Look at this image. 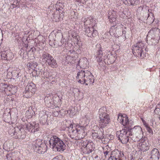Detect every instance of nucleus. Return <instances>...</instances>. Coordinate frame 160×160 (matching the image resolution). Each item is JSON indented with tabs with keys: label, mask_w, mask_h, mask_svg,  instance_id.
Masks as SVG:
<instances>
[{
	"label": "nucleus",
	"mask_w": 160,
	"mask_h": 160,
	"mask_svg": "<svg viewBox=\"0 0 160 160\" xmlns=\"http://www.w3.org/2000/svg\"><path fill=\"white\" fill-rule=\"evenodd\" d=\"M76 78L78 82L81 84L88 85L92 84L94 82L93 76L88 70H81L77 74Z\"/></svg>",
	"instance_id": "1"
},
{
	"label": "nucleus",
	"mask_w": 160,
	"mask_h": 160,
	"mask_svg": "<svg viewBox=\"0 0 160 160\" xmlns=\"http://www.w3.org/2000/svg\"><path fill=\"white\" fill-rule=\"evenodd\" d=\"M49 143L50 147L54 151L62 152L66 149L65 143L56 136H52L49 140Z\"/></svg>",
	"instance_id": "2"
},
{
	"label": "nucleus",
	"mask_w": 160,
	"mask_h": 160,
	"mask_svg": "<svg viewBox=\"0 0 160 160\" xmlns=\"http://www.w3.org/2000/svg\"><path fill=\"white\" fill-rule=\"evenodd\" d=\"M89 121L87 116L82 118L79 124L76 125V129L78 130V139L84 138L87 134L86 127Z\"/></svg>",
	"instance_id": "3"
},
{
	"label": "nucleus",
	"mask_w": 160,
	"mask_h": 160,
	"mask_svg": "<svg viewBox=\"0 0 160 160\" xmlns=\"http://www.w3.org/2000/svg\"><path fill=\"white\" fill-rule=\"evenodd\" d=\"M146 47L142 42H137L134 44L132 48L133 55L139 58H143L146 54Z\"/></svg>",
	"instance_id": "4"
},
{
	"label": "nucleus",
	"mask_w": 160,
	"mask_h": 160,
	"mask_svg": "<svg viewBox=\"0 0 160 160\" xmlns=\"http://www.w3.org/2000/svg\"><path fill=\"white\" fill-rule=\"evenodd\" d=\"M99 125L101 128L106 126L110 122V118L109 115L107 113L106 108L102 107L99 110Z\"/></svg>",
	"instance_id": "5"
},
{
	"label": "nucleus",
	"mask_w": 160,
	"mask_h": 160,
	"mask_svg": "<svg viewBox=\"0 0 160 160\" xmlns=\"http://www.w3.org/2000/svg\"><path fill=\"white\" fill-rule=\"evenodd\" d=\"M40 59L42 62L49 65L52 68H56L58 67L56 61L53 57L49 54L46 52H43L42 56L40 58Z\"/></svg>",
	"instance_id": "6"
},
{
	"label": "nucleus",
	"mask_w": 160,
	"mask_h": 160,
	"mask_svg": "<svg viewBox=\"0 0 160 160\" xmlns=\"http://www.w3.org/2000/svg\"><path fill=\"white\" fill-rule=\"evenodd\" d=\"M117 132L118 134L120 133L118 136L119 139L123 144H126L130 142L132 136V134L130 131L126 129H122Z\"/></svg>",
	"instance_id": "7"
},
{
	"label": "nucleus",
	"mask_w": 160,
	"mask_h": 160,
	"mask_svg": "<svg viewBox=\"0 0 160 160\" xmlns=\"http://www.w3.org/2000/svg\"><path fill=\"white\" fill-rule=\"evenodd\" d=\"M94 144L92 141L86 140L83 142L81 149L84 153L89 154L94 150Z\"/></svg>",
	"instance_id": "8"
},
{
	"label": "nucleus",
	"mask_w": 160,
	"mask_h": 160,
	"mask_svg": "<svg viewBox=\"0 0 160 160\" xmlns=\"http://www.w3.org/2000/svg\"><path fill=\"white\" fill-rule=\"evenodd\" d=\"M142 11L145 12L143 15L144 19H146L147 23L150 24L152 23L154 20L153 15L152 12V10L150 9L149 7L145 6L142 8Z\"/></svg>",
	"instance_id": "9"
},
{
	"label": "nucleus",
	"mask_w": 160,
	"mask_h": 160,
	"mask_svg": "<svg viewBox=\"0 0 160 160\" xmlns=\"http://www.w3.org/2000/svg\"><path fill=\"white\" fill-rule=\"evenodd\" d=\"M22 128V125H20L15 128L12 127L8 130V133L11 136H13L15 138H18L22 136L21 133L23 131Z\"/></svg>",
	"instance_id": "10"
},
{
	"label": "nucleus",
	"mask_w": 160,
	"mask_h": 160,
	"mask_svg": "<svg viewBox=\"0 0 160 160\" xmlns=\"http://www.w3.org/2000/svg\"><path fill=\"white\" fill-rule=\"evenodd\" d=\"M118 121L123 126H127L128 127H131L133 124L132 120H129L128 117L125 114H120L118 115Z\"/></svg>",
	"instance_id": "11"
},
{
	"label": "nucleus",
	"mask_w": 160,
	"mask_h": 160,
	"mask_svg": "<svg viewBox=\"0 0 160 160\" xmlns=\"http://www.w3.org/2000/svg\"><path fill=\"white\" fill-rule=\"evenodd\" d=\"M23 130L24 128H25V130H27L28 131L32 133H34L36 132H37L39 130V126L38 123H37L35 122H32L31 123H28L26 124L25 125H23Z\"/></svg>",
	"instance_id": "12"
},
{
	"label": "nucleus",
	"mask_w": 160,
	"mask_h": 160,
	"mask_svg": "<svg viewBox=\"0 0 160 160\" xmlns=\"http://www.w3.org/2000/svg\"><path fill=\"white\" fill-rule=\"evenodd\" d=\"M38 143L37 145L34 144L35 146V150H37L38 153L40 154H44L47 150V146L45 144L42 143V141L38 139L36 141V143Z\"/></svg>",
	"instance_id": "13"
},
{
	"label": "nucleus",
	"mask_w": 160,
	"mask_h": 160,
	"mask_svg": "<svg viewBox=\"0 0 160 160\" xmlns=\"http://www.w3.org/2000/svg\"><path fill=\"white\" fill-rule=\"evenodd\" d=\"M36 90L35 85L33 83L28 84L25 88L24 96L26 97H29L35 93Z\"/></svg>",
	"instance_id": "14"
},
{
	"label": "nucleus",
	"mask_w": 160,
	"mask_h": 160,
	"mask_svg": "<svg viewBox=\"0 0 160 160\" xmlns=\"http://www.w3.org/2000/svg\"><path fill=\"white\" fill-rule=\"evenodd\" d=\"M148 156L150 160H158L160 157V153L157 148H154L148 152Z\"/></svg>",
	"instance_id": "15"
},
{
	"label": "nucleus",
	"mask_w": 160,
	"mask_h": 160,
	"mask_svg": "<svg viewBox=\"0 0 160 160\" xmlns=\"http://www.w3.org/2000/svg\"><path fill=\"white\" fill-rule=\"evenodd\" d=\"M138 147L140 150L144 152L149 149L150 146L148 142L145 140L143 138L140 140Z\"/></svg>",
	"instance_id": "16"
},
{
	"label": "nucleus",
	"mask_w": 160,
	"mask_h": 160,
	"mask_svg": "<svg viewBox=\"0 0 160 160\" xmlns=\"http://www.w3.org/2000/svg\"><path fill=\"white\" fill-rule=\"evenodd\" d=\"M108 18L109 22L112 24L116 25L117 23V16L115 11L112 10H109L108 14Z\"/></svg>",
	"instance_id": "17"
},
{
	"label": "nucleus",
	"mask_w": 160,
	"mask_h": 160,
	"mask_svg": "<svg viewBox=\"0 0 160 160\" xmlns=\"http://www.w3.org/2000/svg\"><path fill=\"white\" fill-rule=\"evenodd\" d=\"M84 31L86 34L91 38L95 37L98 35V31L95 29L94 27H86L84 28Z\"/></svg>",
	"instance_id": "18"
},
{
	"label": "nucleus",
	"mask_w": 160,
	"mask_h": 160,
	"mask_svg": "<svg viewBox=\"0 0 160 160\" xmlns=\"http://www.w3.org/2000/svg\"><path fill=\"white\" fill-rule=\"evenodd\" d=\"M160 30L157 28H155L151 29L148 32V35H147V39L148 40H150V38L152 37V38H154L155 37L158 38L160 37Z\"/></svg>",
	"instance_id": "19"
},
{
	"label": "nucleus",
	"mask_w": 160,
	"mask_h": 160,
	"mask_svg": "<svg viewBox=\"0 0 160 160\" xmlns=\"http://www.w3.org/2000/svg\"><path fill=\"white\" fill-rule=\"evenodd\" d=\"M84 23L85 28L88 27H95L96 24L95 21L92 17L85 18L84 20Z\"/></svg>",
	"instance_id": "20"
},
{
	"label": "nucleus",
	"mask_w": 160,
	"mask_h": 160,
	"mask_svg": "<svg viewBox=\"0 0 160 160\" xmlns=\"http://www.w3.org/2000/svg\"><path fill=\"white\" fill-rule=\"evenodd\" d=\"M60 10L61 11L59 10H57L56 12L53 14L52 18L53 21L57 22L58 20H61L63 18L64 14L62 10L60 9Z\"/></svg>",
	"instance_id": "21"
},
{
	"label": "nucleus",
	"mask_w": 160,
	"mask_h": 160,
	"mask_svg": "<svg viewBox=\"0 0 160 160\" xmlns=\"http://www.w3.org/2000/svg\"><path fill=\"white\" fill-rule=\"evenodd\" d=\"M76 125H75L74 127L72 124H70L68 127L69 132L71 135L72 136V138H74V137H77L78 138V130L76 129Z\"/></svg>",
	"instance_id": "22"
},
{
	"label": "nucleus",
	"mask_w": 160,
	"mask_h": 160,
	"mask_svg": "<svg viewBox=\"0 0 160 160\" xmlns=\"http://www.w3.org/2000/svg\"><path fill=\"white\" fill-rule=\"evenodd\" d=\"M42 79L44 82H50L51 81L52 77L49 75V73L46 70H45L41 73Z\"/></svg>",
	"instance_id": "23"
},
{
	"label": "nucleus",
	"mask_w": 160,
	"mask_h": 160,
	"mask_svg": "<svg viewBox=\"0 0 160 160\" xmlns=\"http://www.w3.org/2000/svg\"><path fill=\"white\" fill-rule=\"evenodd\" d=\"M128 130L132 134V136L134 134L137 135L138 134H140L142 133V128L139 126H135L132 128L128 129Z\"/></svg>",
	"instance_id": "24"
},
{
	"label": "nucleus",
	"mask_w": 160,
	"mask_h": 160,
	"mask_svg": "<svg viewBox=\"0 0 160 160\" xmlns=\"http://www.w3.org/2000/svg\"><path fill=\"white\" fill-rule=\"evenodd\" d=\"M77 65L82 68H86L89 66V62L86 58H83L80 59Z\"/></svg>",
	"instance_id": "25"
},
{
	"label": "nucleus",
	"mask_w": 160,
	"mask_h": 160,
	"mask_svg": "<svg viewBox=\"0 0 160 160\" xmlns=\"http://www.w3.org/2000/svg\"><path fill=\"white\" fill-rule=\"evenodd\" d=\"M113 156L111 157L112 160H122L121 158L124 156L122 152L120 151H116L113 152Z\"/></svg>",
	"instance_id": "26"
},
{
	"label": "nucleus",
	"mask_w": 160,
	"mask_h": 160,
	"mask_svg": "<svg viewBox=\"0 0 160 160\" xmlns=\"http://www.w3.org/2000/svg\"><path fill=\"white\" fill-rule=\"evenodd\" d=\"M100 131H99L98 132H94L92 134V136L93 138L95 139L96 138H98L100 139H102L104 137L103 135V130L102 128V130L100 129Z\"/></svg>",
	"instance_id": "27"
},
{
	"label": "nucleus",
	"mask_w": 160,
	"mask_h": 160,
	"mask_svg": "<svg viewBox=\"0 0 160 160\" xmlns=\"http://www.w3.org/2000/svg\"><path fill=\"white\" fill-rule=\"evenodd\" d=\"M107 55H105L103 56V60H105L107 59L108 60H110V63H113L114 62L115 58L111 54V52L108 51L107 53Z\"/></svg>",
	"instance_id": "28"
},
{
	"label": "nucleus",
	"mask_w": 160,
	"mask_h": 160,
	"mask_svg": "<svg viewBox=\"0 0 160 160\" xmlns=\"http://www.w3.org/2000/svg\"><path fill=\"white\" fill-rule=\"evenodd\" d=\"M122 1L125 4H127L129 2L132 5H136L139 3L138 0H122Z\"/></svg>",
	"instance_id": "29"
},
{
	"label": "nucleus",
	"mask_w": 160,
	"mask_h": 160,
	"mask_svg": "<svg viewBox=\"0 0 160 160\" xmlns=\"http://www.w3.org/2000/svg\"><path fill=\"white\" fill-rule=\"evenodd\" d=\"M116 25H113L112 26L110 29L109 32L110 34L112 36H116L117 34H118V32H117V29H115V26Z\"/></svg>",
	"instance_id": "30"
},
{
	"label": "nucleus",
	"mask_w": 160,
	"mask_h": 160,
	"mask_svg": "<svg viewBox=\"0 0 160 160\" xmlns=\"http://www.w3.org/2000/svg\"><path fill=\"white\" fill-rule=\"evenodd\" d=\"M158 38L156 37L152 38V37H151L150 41H148V39H147V42L150 45H155L158 41Z\"/></svg>",
	"instance_id": "31"
},
{
	"label": "nucleus",
	"mask_w": 160,
	"mask_h": 160,
	"mask_svg": "<svg viewBox=\"0 0 160 160\" xmlns=\"http://www.w3.org/2000/svg\"><path fill=\"white\" fill-rule=\"evenodd\" d=\"M116 151H119L118 150H116L112 152V155H111V153L110 152V151H108V150H105V151H104L103 152L104 155L106 158H109V159H111L112 160V158H111V157H112L114 155H113V152Z\"/></svg>",
	"instance_id": "32"
},
{
	"label": "nucleus",
	"mask_w": 160,
	"mask_h": 160,
	"mask_svg": "<svg viewBox=\"0 0 160 160\" xmlns=\"http://www.w3.org/2000/svg\"><path fill=\"white\" fill-rule=\"evenodd\" d=\"M10 87L7 84H6L5 83H0V90H4L5 91V89H7L8 90L10 91Z\"/></svg>",
	"instance_id": "33"
},
{
	"label": "nucleus",
	"mask_w": 160,
	"mask_h": 160,
	"mask_svg": "<svg viewBox=\"0 0 160 160\" xmlns=\"http://www.w3.org/2000/svg\"><path fill=\"white\" fill-rule=\"evenodd\" d=\"M38 64L36 62H30L27 64V67L29 69H34L37 66Z\"/></svg>",
	"instance_id": "34"
},
{
	"label": "nucleus",
	"mask_w": 160,
	"mask_h": 160,
	"mask_svg": "<svg viewBox=\"0 0 160 160\" xmlns=\"http://www.w3.org/2000/svg\"><path fill=\"white\" fill-rule=\"evenodd\" d=\"M72 37H73L72 40L75 43L78 44V43L80 40L79 36L77 35V34H75V35H72Z\"/></svg>",
	"instance_id": "35"
},
{
	"label": "nucleus",
	"mask_w": 160,
	"mask_h": 160,
	"mask_svg": "<svg viewBox=\"0 0 160 160\" xmlns=\"http://www.w3.org/2000/svg\"><path fill=\"white\" fill-rule=\"evenodd\" d=\"M13 155H14V156H12L14 160H20V158L19 155L20 153L19 152H12Z\"/></svg>",
	"instance_id": "36"
},
{
	"label": "nucleus",
	"mask_w": 160,
	"mask_h": 160,
	"mask_svg": "<svg viewBox=\"0 0 160 160\" xmlns=\"http://www.w3.org/2000/svg\"><path fill=\"white\" fill-rule=\"evenodd\" d=\"M52 100L51 97L50 96L46 97L44 98L45 102L48 105H49V104L51 103Z\"/></svg>",
	"instance_id": "37"
},
{
	"label": "nucleus",
	"mask_w": 160,
	"mask_h": 160,
	"mask_svg": "<svg viewBox=\"0 0 160 160\" xmlns=\"http://www.w3.org/2000/svg\"><path fill=\"white\" fill-rule=\"evenodd\" d=\"M138 154L136 153L134 155L133 153L131 154V160H138L139 157H138Z\"/></svg>",
	"instance_id": "38"
},
{
	"label": "nucleus",
	"mask_w": 160,
	"mask_h": 160,
	"mask_svg": "<svg viewBox=\"0 0 160 160\" xmlns=\"http://www.w3.org/2000/svg\"><path fill=\"white\" fill-rule=\"evenodd\" d=\"M99 48L97 50V56H102L103 53L102 52V48L99 45H98Z\"/></svg>",
	"instance_id": "39"
},
{
	"label": "nucleus",
	"mask_w": 160,
	"mask_h": 160,
	"mask_svg": "<svg viewBox=\"0 0 160 160\" xmlns=\"http://www.w3.org/2000/svg\"><path fill=\"white\" fill-rule=\"evenodd\" d=\"M13 57V55L12 52H9L8 53L7 52V60H11Z\"/></svg>",
	"instance_id": "40"
},
{
	"label": "nucleus",
	"mask_w": 160,
	"mask_h": 160,
	"mask_svg": "<svg viewBox=\"0 0 160 160\" xmlns=\"http://www.w3.org/2000/svg\"><path fill=\"white\" fill-rule=\"evenodd\" d=\"M73 113V111L71 109H69L68 110L65 111V114H68V115H69L70 117L72 115Z\"/></svg>",
	"instance_id": "41"
},
{
	"label": "nucleus",
	"mask_w": 160,
	"mask_h": 160,
	"mask_svg": "<svg viewBox=\"0 0 160 160\" xmlns=\"http://www.w3.org/2000/svg\"><path fill=\"white\" fill-rule=\"evenodd\" d=\"M7 52L6 51L2 52L1 54L2 58L4 60H7Z\"/></svg>",
	"instance_id": "42"
},
{
	"label": "nucleus",
	"mask_w": 160,
	"mask_h": 160,
	"mask_svg": "<svg viewBox=\"0 0 160 160\" xmlns=\"http://www.w3.org/2000/svg\"><path fill=\"white\" fill-rule=\"evenodd\" d=\"M12 156H14V155H13V154L11 153L7 154L6 157L8 160H14Z\"/></svg>",
	"instance_id": "43"
},
{
	"label": "nucleus",
	"mask_w": 160,
	"mask_h": 160,
	"mask_svg": "<svg viewBox=\"0 0 160 160\" xmlns=\"http://www.w3.org/2000/svg\"><path fill=\"white\" fill-rule=\"evenodd\" d=\"M52 160H64V159L62 156L58 155L54 158Z\"/></svg>",
	"instance_id": "44"
},
{
	"label": "nucleus",
	"mask_w": 160,
	"mask_h": 160,
	"mask_svg": "<svg viewBox=\"0 0 160 160\" xmlns=\"http://www.w3.org/2000/svg\"><path fill=\"white\" fill-rule=\"evenodd\" d=\"M126 33V31L125 30H123V29L121 28H120V31L119 32H118V35H122L123 34H124V36H125V35Z\"/></svg>",
	"instance_id": "45"
},
{
	"label": "nucleus",
	"mask_w": 160,
	"mask_h": 160,
	"mask_svg": "<svg viewBox=\"0 0 160 160\" xmlns=\"http://www.w3.org/2000/svg\"><path fill=\"white\" fill-rule=\"evenodd\" d=\"M157 107L154 111V113L157 115L160 114V108H158V106H156Z\"/></svg>",
	"instance_id": "46"
},
{
	"label": "nucleus",
	"mask_w": 160,
	"mask_h": 160,
	"mask_svg": "<svg viewBox=\"0 0 160 160\" xmlns=\"http://www.w3.org/2000/svg\"><path fill=\"white\" fill-rule=\"evenodd\" d=\"M97 61L98 63H100L102 60V56H97Z\"/></svg>",
	"instance_id": "47"
},
{
	"label": "nucleus",
	"mask_w": 160,
	"mask_h": 160,
	"mask_svg": "<svg viewBox=\"0 0 160 160\" xmlns=\"http://www.w3.org/2000/svg\"><path fill=\"white\" fill-rule=\"evenodd\" d=\"M65 42V40L63 38L61 40L60 43H59L58 46H62L64 44Z\"/></svg>",
	"instance_id": "48"
},
{
	"label": "nucleus",
	"mask_w": 160,
	"mask_h": 160,
	"mask_svg": "<svg viewBox=\"0 0 160 160\" xmlns=\"http://www.w3.org/2000/svg\"><path fill=\"white\" fill-rule=\"evenodd\" d=\"M146 128L148 132L149 133H153L152 131V130L151 128L148 126L147 127H146Z\"/></svg>",
	"instance_id": "49"
},
{
	"label": "nucleus",
	"mask_w": 160,
	"mask_h": 160,
	"mask_svg": "<svg viewBox=\"0 0 160 160\" xmlns=\"http://www.w3.org/2000/svg\"><path fill=\"white\" fill-rule=\"evenodd\" d=\"M40 115L41 114H40L39 116L40 118V121H45V118L46 117V115H45V114H44V115L43 116V118H42V117H40Z\"/></svg>",
	"instance_id": "50"
},
{
	"label": "nucleus",
	"mask_w": 160,
	"mask_h": 160,
	"mask_svg": "<svg viewBox=\"0 0 160 160\" xmlns=\"http://www.w3.org/2000/svg\"><path fill=\"white\" fill-rule=\"evenodd\" d=\"M75 92H77L78 93V92H79V90L77 88H74L73 89V92L74 93V95H75L76 93H75Z\"/></svg>",
	"instance_id": "51"
},
{
	"label": "nucleus",
	"mask_w": 160,
	"mask_h": 160,
	"mask_svg": "<svg viewBox=\"0 0 160 160\" xmlns=\"http://www.w3.org/2000/svg\"><path fill=\"white\" fill-rule=\"evenodd\" d=\"M37 140H38V139L36 140L35 141L33 142L32 143V146H33L34 148H35V146L34 145V144H35L36 145H37L38 143V142L36 143V141Z\"/></svg>",
	"instance_id": "52"
},
{
	"label": "nucleus",
	"mask_w": 160,
	"mask_h": 160,
	"mask_svg": "<svg viewBox=\"0 0 160 160\" xmlns=\"http://www.w3.org/2000/svg\"><path fill=\"white\" fill-rule=\"evenodd\" d=\"M143 124L145 126V128L148 126V124L146 123L145 121L142 122Z\"/></svg>",
	"instance_id": "53"
},
{
	"label": "nucleus",
	"mask_w": 160,
	"mask_h": 160,
	"mask_svg": "<svg viewBox=\"0 0 160 160\" xmlns=\"http://www.w3.org/2000/svg\"><path fill=\"white\" fill-rule=\"evenodd\" d=\"M58 112L57 111V112H54L53 113V115H55V116H58Z\"/></svg>",
	"instance_id": "54"
},
{
	"label": "nucleus",
	"mask_w": 160,
	"mask_h": 160,
	"mask_svg": "<svg viewBox=\"0 0 160 160\" xmlns=\"http://www.w3.org/2000/svg\"><path fill=\"white\" fill-rule=\"evenodd\" d=\"M98 156H96L94 157V160H98Z\"/></svg>",
	"instance_id": "55"
},
{
	"label": "nucleus",
	"mask_w": 160,
	"mask_h": 160,
	"mask_svg": "<svg viewBox=\"0 0 160 160\" xmlns=\"http://www.w3.org/2000/svg\"><path fill=\"white\" fill-rule=\"evenodd\" d=\"M141 119L142 122L144 121H145L144 120V119L142 118H141Z\"/></svg>",
	"instance_id": "56"
},
{
	"label": "nucleus",
	"mask_w": 160,
	"mask_h": 160,
	"mask_svg": "<svg viewBox=\"0 0 160 160\" xmlns=\"http://www.w3.org/2000/svg\"><path fill=\"white\" fill-rule=\"evenodd\" d=\"M19 73H18L17 75L16 76V77L17 78H18L19 77Z\"/></svg>",
	"instance_id": "57"
},
{
	"label": "nucleus",
	"mask_w": 160,
	"mask_h": 160,
	"mask_svg": "<svg viewBox=\"0 0 160 160\" xmlns=\"http://www.w3.org/2000/svg\"><path fill=\"white\" fill-rule=\"evenodd\" d=\"M59 34L61 37H62V35L61 33H59Z\"/></svg>",
	"instance_id": "58"
},
{
	"label": "nucleus",
	"mask_w": 160,
	"mask_h": 160,
	"mask_svg": "<svg viewBox=\"0 0 160 160\" xmlns=\"http://www.w3.org/2000/svg\"><path fill=\"white\" fill-rule=\"evenodd\" d=\"M52 47H55V44L54 43V45H52Z\"/></svg>",
	"instance_id": "59"
},
{
	"label": "nucleus",
	"mask_w": 160,
	"mask_h": 160,
	"mask_svg": "<svg viewBox=\"0 0 160 160\" xmlns=\"http://www.w3.org/2000/svg\"><path fill=\"white\" fill-rule=\"evenodd\" d=\"M28 33V32H25V34H27Z\"/></svg>",
	"instance_id": "60"
},
{
	"label": "nucleus",
	"mask_w": 160,
	"mask_h": 160,
	"mask_svg": "<svg viewBox=\"0 0 160 160\" xmlns=\"http://www.w3.org/2000/svg\"><path fill=\"white\" fill-rule=\"evenodd\" d=\"M25 47H26V48L28 47V44H25Z\"/></svg>",
	"instance_id": "61"
},
{
	"label": "nucleus",
	"mask_w": 160,
	"mask_h": 160,
	"mask_svg": "<svg viewBox=\"0 0 160 160\" xmlns=\"http://www.w3.org/2000/svg\"><path fill=\"white\" fill-rule=\"evenodd\" d=\"M32 110H33V112H34V111H35V110H34V108L32 109Z\"/></svg>",
	"instance_id": "62"
},
{
	"label": "nucleus",
	"mask_w": 160,
	"mask_h": 160,
	"mask_svg": "<svg viewBox=\"0 0 160 160\" xmlns=\"http://www.w3.org/2000/svg\"><path fill=\"white\" fill-rule=\"evenodd\" d=\"M123 26V25H122L121 24H120V26H120V27H122V26Z\"/></svg>",
	"instance_id": "63"
},
{
	"label": "nucleus",
	"mask_w": 160,
	"mask_h": 160,
	"mask_svg": "<svg viewBox=\"0 0 160 160\" xmlns=\"http://www.w3.org/2000/svg\"><path fill=\"white\" fill-rule=\"evenodd\" d=\"M150 160H151L150 159Z\"/></svg>",
	"instance_id": "64"
}]
</instances>
